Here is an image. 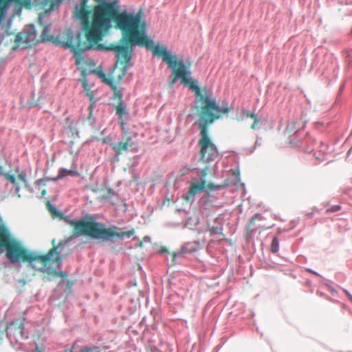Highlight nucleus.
Instances as JSON below:
<instances>
[{
    "label": "nucleus",
    "mask_w": 352,
    "mask_h": 352,
    "mask_svg": "<svg viewBox=\"0 0 352 352\" xmlns=\"http://www.w3.org/2000/svg\"><path fill=\"white\" fill-rule=\"evenodd\" d=\"M118 0L102 2L93 9L91 20L89 16L91 10L87 6V1L82 0L81 8L76 12L78 19L81 21L82 30L86 40L80 32L76 34L71 30L63 32L62 45L70 49L76 59V64L83 61L82 54L86 50L113 51L117 58L111 76H107L103 72L97 71L96 74L101 80L108 85L113 91L118 102H123L122 94L118 90L116 83L126 75L127 69L133 65L131 58L133 47L139 46L151 50L157 57L161 58L172 69L173 78L170 82L173 85L176 79V71H185V78L190 77V60L183 62L176 55L171 54L164 45L155 44L146 34L147 24L144 19L142 10L133 14L126 10L120 12Z\"/></svg>",
    "instance_id": "obj_1"
},
{
    "label": "nucleus",
    "mask_w": 352,
    "mask_h": 352,
    "mask_svg": "<svg viewBox=\"0 0 352 352\" xmlns=\"http://www.w3.org/2000/svg\"><path fill=\"white\" fill-rule=\"evenodd\" d=\"M52 243L53 247L44 254L29 250L13 236L0 217V253H4L12 264L28 263V267L45 274L49 280L56 277L65 278L67 276L65 272L57 271L50 266L55 264L58 267L62 262L58 252L60 243L56 245L55 239L52 240Z\"/></svg>",
    "instance_id": "obj_2"
},
{
    "label": "nucleus",
    "mask_w": 352,
    "mask_h": 352,
    "mask_svg": "<svg viewBox=\"0 0 352 352\" xmlns=\"http://www.w3.org/2000/svg\"><path fill=\"white\" fill-rule=\"evenodd\" d=\"M175 73L176 76L180 77L182 84L188 87L196 95L197 101L201 102V104L197 107L198 126L200 131L198 143L200 146L201 160L204 163H210L218 157L219 152L210 137L208 126L223 115L228 114L231 108L225 101H223L219 106L218 102L212 98L211 94L204 95L196 80H191L190 77L186 79L185 74L188 73L184 70H177Z\"/></svg>",
    "instance_id": "obj_3"
},
{
    "label": "nucleus",
    "mask_w": 352,
    "mask_h": 352,
    "mask_svg": "<svg viewBox=\"0 0 352 352\" xmlns=\"http://www.w3.org/2000/svg\"><path fill=\"white\" fill-rule=\"evenodd\" d=\"M46 206L53 217L63 219L67 224L73 227L72 234L75 237L85 235L92 239L109 241H112L115 237L120 239H123L125 236L130 237L135 232L133 229L126 232H118L116 227L107 228L104 224L96 222L91 218L71 219L58 211L50 201L47 202Z\"/></svg>",
    "instance_id": "obj_4"
},
{
    "label": "nucleus",
    "mask_w": 352,
    "mask_h": 352,
    "mask_svg": "<svg viewBox=\"0 0 352 352\" xmlns=\"http://www.w3.org/2000/svg\"><path fill=\"white\" fill-rule=\"evenodd\" d=\"M205 188L210 190H214L219 189L221 186L214 185L212 183L206 184V182L205 180H201L199 182L192 183L188 192L182 195V199L187 203H191L195 200V195L198 192L204 190Z\"/></svg>",
    "instance_id": "obj_5"
},
{
    "label": "nucleus",
    "mask_w": 352,
    "mask_h": 352,
    "mask_svg": "<svg viewBox=\"0 0 352 352\" xmlns=\"http://www.w3.org/2000/svg\"><path fill=\"white\" fill-rule=\"evenodd\" d=\"M37 41L36 33L32 25L30 27V30H23L18 33L15 38V42L18 45H21L22 44L31 45Z\"/></svg>",
    "instance_id": "obj_6"
},
{
    "label": "nucleus",
    "mask_w": 352,
    "mask_h": 352,
    "mask_svg": "<svg viewBox=\"0 0 352 352\" xmlns=\"http://www.w3.org/2000/svg\"><path fill=\"white\" fill-rule=\"evenodd\" d=\"M125 135L126 138L124 139V141H120L113 144H111V148L117 155H122L124 152L127 151L129 148L131 146V137L128 135V133Z\"/></svg>",
    "instance_id": "obj_7"
},
{
    "label": "nucleus",
    "mask_w": 352,
    "mask_h": 352,
    "mask_svg": "<svg viewBox=\"0 0 352 352\" xmlns=\"http://www.w3.org/2000/svg\"><path fill=\"white\" fill-rule=\"evenodd\" d=\"M115 109L116 113L118 116V123L121 126V130L124 134H126L127 129L125 127V122L123 117L128 116V111L123 102H118V104L115 107Z\"/></svg>",
    "instance_id": "obj_8"
},
{
    "label": "nucleus",
    "mask_w": 352,
    "mask_h": 352,
    "mask_svg": "<svg viewBox=\"0 0 352 352\" xmlns=\"http://www.w3.org/2000/svg\"><path fill=\"white\" fill-rule=\"evenodd\" d=\"M63 0H43L41 3L42 8L45 10V12H50L53 10L55 8L58 7ZM82 0H80V3L79 6H76L75 7L74 10V16L78 19L76 12L81 8Z\"/></svg>",
    "instance_id": "obj_9"
},
{
    "label": "nucleus",
    "mask_w": 352,
    "mask_h": 352,
    "mask_svg": "<svg viewBox=\"0 0 352 352\" xmlns=\"http://www.w3.org/2000/svg\"><path fill=\"white\" fill-rule=\"evenodd\" d=\"M242 115L246 118H250L253 120V123L251 125V129L252 130H255L258 128V124L260 122V120L254 112L250 111H243L242 112Z\"/></svg>",
    "instance_id": "obj_10"
},
{
    "label": "nucleus",
    "mask_w": 352,
    "mask_h": 352,
    "mask_svg": "<svg viewBox=\"0 0 352 352\" xmlns=\"http://www.w3.org/2000/svg\"><path fill=\"white\" fill-rule=\"evenodd\" d=\"M101 192H102V194L100 195V197H98V199L100 201L111 199L113 197L116 195V192L110 188L102 189Z\"/></svg>",
    "instance_id": "obj_11"
},
{
    "label": "nucleus",
    "mask_w": 352,
    "mask_h": 352,
    "mask_svg": "<svg viewBox=\"0 0 352 352\" xmlns=\"http://www.w3.org/2000/svg\"><path fill=\"white\" fill-rule=\"evenodd\" d=\"M52 40V36L50 35V28L48 25L45 26L41 35V41H49Z\"/></svg>",
    "instance_id": "obj_12"
},
{
    "label": "nucleus",
    "mask_w": 352,
    "mask_h": 352,
    "mask_svg": "<svg viewBox=\"0 0 352 352\" xmlns=\"http://www.w3.org/2000/svg\"><path fill=\"white\" fill-rule=\"evenodd\" d=\"M279 250V243L276 237H274L271 244V251L273 253H276Z\"/></svg>",
    "instance_id": "obj_13"
},
{
    "label": "nucleus",
    "mask_w": 352,
    "mask_h": 352,
    "mask_svg": "<svg viewBox=\"0 0 352 352\" xmlns=\"http://www.w3.org/2000/svg\"><path fill=\"white\" fill-rule=\"evenodd\" d=\"M3 175L5 178L10 182H11L13 184H16V179L14 177V175H10L9 173H5Z\"/></svg>",
    "instance_id": "obj_14"
},
{
    "label": "nucleus",
    "mask_w": 352,
    "mask_h": 352,
    "mask_svg": "<svg viewBox=\"0 0 352 352\" xmlns=\"http://www.w3.org/2000/svg\"><path fill=\"white\" fill-rule=\"evenodd\" d=\"M340 209H341V206L340 205H336V206H331L329 208H327V212H335L339 211Z\"/></svg>",
    "instance_id": "obj_15"
},
{
    "label": "nucleus",
    "mask_w": 352,
    "mask_h": 352,
    "mask_svg": "<svg viewBox=\"0 0 352 352\" xmlns=\"http://www.w3.org/2000/svg\"><path fill=\"white\" fill-rule=\"evenodd\" d=\"M18 178L19 180H21V182H24V183H26L27 182V180H26V174L25 172H21L18 175Z\"/></svg>",
    "instance_id": "obj_16"
},
{
    "label": "nucleus",
    "mask_w": 352,
    "mask_h": 352,
    "mask_svg": "<svg viewBox=\"0 0 352 352\" xmlns=\"http://www.w3.org/2000/svg\"><path fill=\"white\" fill-rule=\"evenodd\" d=\"M71 173L70 170H67L65 169H61L59 172L60 177H65L67 175H69Z\"/></svg>",
    "instance_id": "obj_17"
},
{
    "label": "nucleus",
    "mask_w": 352,
    "mask_h": 352,
    "mask_svg": "<svg viewBox=\"0 0 352 352\" xmlns=\"http://www.w3.org/2000/svg\"><path fill=\"white\" fill-rule=\"evenodd\" d=\"M86 96L89 98V100L91 102H95L94 100V94L93 91H91V90L87 91V94H86Z\"/></svg>",
    "instance_id": "obj_18"
},
{
    "label": "nucleus",
    "mask_w": 352,
    "mask_h": 352,
    "mask_svg": "<svg viewBox=\"0 0 352 352\" xmlns=\"http://www.w3.org/2000/svg\"><path fill=\"white\" fill-rule=\"evenodd\" d=\"M69 352H72V351H69ZM80 352H99L97 350L92 349L91 348L85 347L83 349H81Z\"/></svg>",
    "instance_id": "obj_19"
},
{
    "label": "nucleus",
    "mask_w": 352,
    "mask_h": 352,
    "mask_svg": "<svg viewBox=\"0 0 352 352\" xmlns=\"http://www.w3.org/2000/svg\"><path fill=\"white\" fill-rule=\"evenodd\" d=\"M327 145L323 142H320V151L322 153H326L327 151Z\"/></svg>",
    "instance_id": "obj_20"
},
{
    "label": "nucleus",
    "mask_w": 352,
    "mask_h": 352,
    "mask_svg": "<svg viewBox=\"0 0 352 352\" xmlns=\"http://www.w3.org/2000/svg\"><path fill=\"white\" fill-rule=\"evenodd\" d=\"M343 292L346 295L349 300L352 302V295L346 289H343Z\"/></svg>",
    "instance_id": "obj_21"
},
{
    "label": "nucleus",
    "mask_w": 352,
    "mask_h": 352,
    "mask_svg": "<svg viewBox=\"0 0 352 352\" xmlns=\"http://www.w3.org/2000/svg\"><path fill=\"white\" fill-rule=\"evenodd\" d=\"M102 142L105 144H109L111 145V138L109 137H106L105 138L103 139Z\"/></svg>",
    "instance_id": "obj_22"
},
{
    "label": "nucleus",
    "mask_w": 352,
    "mask_h": 352,
    "mask_svg": "<svg viewBox=\"0 0 352 352\" xmlns=\"http://www.w3.org/2000/svg\"><path fill=\"white\" fill-rule=\"evenodd\" d=\"M82 87H83V88H84L85 91H86L87 92V91H90V89H89V86H88V84L87 83V82H86V81H84V82H82Z\"/></svg>",
    "instance_id": "obj_23"
},
{
    "label": "nucleus",
    "mask_w": 352,
    "mask_h": 352,
    "mask_svg": "<svg viewBox=\"0 0 352 352\" xmlns=\"http://www.w3.org/2000/svg\"><path fill=\"white\" fill-rule=\"evenodd\" d=\"M210 232L212 234H216V233L218 232V228H210Z\"/></svg>",
    "instance_id": "obj_24"
},
{
    "label": "nucleus",
    "mask_w": 352,
    "mask_h": 352,
    "mask_svg": "<svg viewBox=\"0 0 352 352\" xmlns=\"http://www.w3.org/2000/svg\"><path fill=\"white\" fill-rule=\"evenodd\" d=\"M233 175L236 177H239V170H236L233 173Z\"/></svg>",
    "instance_id": "obj_25"
},
{
    "label": "nucleus",
    "mask_w": 352,
    "mask_h": 352,
    "mask_svg": "<svg viewBox=\"0 0 352 352\" xmlns=\"http://www.w3.org/2000/svg\"><path fill=\"white\" fill-rule=\"evenodd\" d=\"M47 193L46 190L43 189L41 192V197H44Z\"/></svg>",
    "instance_id": "obj_26"
},
{
    "label": "nucleus",
    "mask_w": 352,
    "mask_h": 352,
    "mask_svg": "<svg viewBox=\"0 0 352 352\" xmlns=\"http://www.w3.org/2000/svg\"><path fill=\"white\" fill-rule=\"evenodd\" d=\"M310 272L313 273L315 275H318V274L316 272H314L312 270H309Z\"/></svg>",
    "instance_id": "obj_27"
},
{
    "label": "nucleus",
    "mask_w": 352,
    "mask_h": 352,
    "mask_svg": "<svg viewBox=\"0 0 352 352\" xmlns=\"http://www.w3.org/2000/svg\"><path fill=\"white\" fill-rule=\"evenodd\" d=\"M139 246H140V247H142V242H140Z\"/></svg>",
    "instance_id": "obj_28"
}]
</instances>
